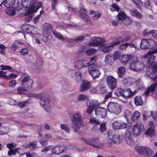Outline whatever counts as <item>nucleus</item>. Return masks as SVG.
Masks as SVG:
<instances>
[{"mask_svg": "<svg viewBox=\"0 0 157 157\" xmlns=\"http://www.w3.org/2000/svg\"><path fill=\"white\" fill-rule=\"evenodd\" d=\"M134 58H137V57L131 54H123L120 59V62L122 64L125 65L131 59L133 60Z\"/></svg>", "mask_w": 157, "mask_h": 157, "instance_id": "10", "label": "nucleus"}, {"mask_svg": "<svg viewBox=\"0 0 157 157\" xmlns=\"http://www.w3.org/2000/svg\"><path fill=\"white\" fill-rule=\"evenodd\" d=\"M153 37L155 39H157V31L155 30H152L149 31Z\"/></svg>", "mask_w": 157, "mask_h": 157, "instance_id": "63", "label": "nucleus"}, {"mask_svg": "<svg viewBox=\"0 0 157 157\" xmlns=\"http://www.w3.org/2000/svg\"><path fill=\"white\" fill-rule=\"evenodd\" d=\"M157 86V80L154 84H151L148 88L151 93H153L155 90L156 87Z\"/></svg>", "mask_w": 157, "mask_h": 157, "instance_id": "48", "label": "nucleus"}, {"mask_svg": "<svg viewBox=\"0 0 157 157\" xmlns=\"http://www.w3.org/2000/svg\"><path fill=\"white\" fill-rule=\"evenodd\" d=\"M113 60L112 56L107 54L105 58V63L111 65L112 64Z\"/></svg>", "mask_w": 157, "mask_h": 157, "instance_id": "32", "label": "nucleus"}, {"mask_svg": "<svg viewBox=\"0 0 157 157\" xmlns=\"http://www.w3.org/2000/svg\"><path fill=\"white\" fill-rule=\"evenodd\" d=\"M123 89L121 88H119L115 92V94L117 96H122L123 97Z\"/></svg>", "mask_w": 157, "mask_h": 157, "instance_id": "54", "label": "nucleus"}, {"mask_svg": "<svg viewBox=\"0 0 157 157\" xmlns=\"http://www.w3.org/2000/svg\"><path fill=\"white\" fill-rule=\"evenodd\" d=\"M85 37L83 36H81L77 37L76 38L74 39H71V41L72 42H78L79 41L83 40H84Z\"/></svg>", "mask_w": 157, "mask_h": 157, "instance_id": "51", "label": "nucleus"}, {"mask_svg": "<svg viewBox=\"0 0 157 157\" xmlns=\"http://www.w3.org/2000/svg\"><path fill=\"white\" fill-rule=\"evenodd\" d=\"M120 122L118 121H114L112 124L113 128L115 129H119Z\"/></svg>", "mask_w": 157, "mask_h": 157, "instance_id": "57", "label": "nucleus"}, {"mask_svg": "<svg viewBox=\"0 0 157 157\" xmlns=\"http://www.w3.org/2000/svg\"><path fill=\"white\" fill-rule=\"evenodd\" d=\"M30 100L28 99L26 100L23 101L21 102H20L18 104V106L20 109H22L27 104L30 103Z\"/></svg>", "mask_w": 157, "mask_h": 157, "instance_id": "33", "label": "nucleus"}, {"mask_svg": "<svg viewBox=\"0 0 157 157\" xmlns=\"http://www.w3.org/2000/svg\"><path fill=\"white\" fill-rule=\"evenodd\" d=\"M91 86L90 82L87 80H83L80 86V91H84L90 89Z\"/></svg>", "mask_w": 157, "mask_h": 157, "instance_id": "15", "label": "nucleus"}, {"mask_svg": "<svg viewBox=\"0 0 157 157\" xmlns=\"http://www.w3.org/2000/svg\"><path fill=\"white\" fill-rule=\"evenodd\" d=\"M31 0H21V4L23 7L28 8L33 6V3H31ZM33 2L35 3H36L39 2H40L38 1V0H33Z\"/></svg>", "mask_w": 157, "mask_h": 157, "instance_id": "21", "label": "nucleus"}, {"mask_svg": "<svg viewBox=\"0 0 157 157\" xmlns=\"http://www.w3.org/2000/svg\"><path fill=\"white\" fill-rule=\"evenodd\" d=\"M87 10L84 9L82 8L80 10L79 14L82 20L85 21H88L89 20V18L86 14Z\"/></svg>", "mask_w": 157, "mask_h": 157, "instance_id": "20", "label": "nucleus"}, {"mask_svg": "<svg viewBox=\"0 0 157 157\" xmlns=\"http://www.w3.org/2000/svg\"><path fill=\"white\" fill-rule=\"evenodd\" d=\"M106 128L105 123H103L100 124L99 130L101 133H103L106 130Z\"/></svg>", "mask_w": 157, "mask_h": 157, "instance_id": "49", "label": "nucleus"}, {"mask_svg": "<svg viewBox=\"0 0 157 157\" xmlns=\"http://www.w3.org/2000/svg\"><path fill=\"white\" fill-rule=\"evenodd\" d=\"M89 122L91 124L95 123L98 125H99L100 124V122L99 121L97 120L94 117H92L90 119Z\"/></svg>", "mask_w": 157, "mask_h": 157, "instance_id": "50", "label": "nucleus"}, {"mask_svg": "<svg viewBox=\"0 0 157 157\" xmlns=\"http://www.w3.org/2000/svg\"><path fill=\"white\" fill-rule=\"evenodd\" d=\"M136 91H132L130 89L127 88L123 89V98H130L134 96L136 93Z\"/></svg>", "mask_w": 157, "mask_h": 157, "instance_id": "17", "label": "nucleus"}, {"mask_svg": "<svg viewBox=\"0 0 157 157\" xmlns=\"http://www.w3.org/2000/svg\"><path fill=\"white\" fill-rule=\"evenodd\" d=\"M29 52V50L28 49L26 48H23L20 51V53L23 56H25L28 54Z\"/></svg>", "mask_w": 157, "mask_h": 157, "instance_id": "62", "label": "nucleus"}, {"mask_svg": "<svg viewBox=\"0 0 157 157\" xmlns=\"http://www.w3.org/2000/svg\"><path fill=\"white\" fill-rule=\"evenodd\" d=\"M28 87H25V86L23 85V83L22 82V84L17 89L18 93L22 94L23 93V92L26 91H27V88Z\"/></svg>", "mask_w": 157, "mask_h": 157, "instance_id": "29", "label": "nucleus"}, {"mask_svg": "<svg viewBox=\"0 0 157 157\" xmlns=\"http://www.w3.org/2000/svg\"><path fill=\"white\" fill-rule=\"evenodd\" d=\"M117 17L119 20L123 21L126 17L127 15L124 12H122L119 13Z\"/></svg>", "mask_w": 157, "mask_h": 157, "instance_id": "43", "label": "nucleus"}, {"mask_svg": "<svg viewBox=\"0 0 157 157\" xmlns=\"http://www.w3.org/2000/svg\"><path fill=\"white\" fill-rule=\"evenodd\" d=\"M106 109L100 106L98 107L95 109V113L96 116L102 118H105L107 115Z\"/></svg>", "mask_w": 157, "mask_h": 157, "instance_id": "13", "label": "nucleus"}, {"mask_svg": "<svg viewBox=\"0 0 157 157\" xmlns=\"http://www.w3.org/2000/svg\"><path fill=\"white\" fill-rule=\"evenodd\" d=\"M135 83L138 89L140 90L144 87L143 83L140 78L138 79Z\"/></svg>", "mask_w": 157, "mask_h": 157, "instance_id": "30", "label": "nucleus"}, {"mask_svg": "<svg viewBox=\"0 0 157 157\" xmlns=\"http://www.w3.org/2000/svg\"><path fill=\"white\" fill-rule=\"evenodd\" d=\"M153 54L150 53V52H148L144 56V58H148V60L146 64V67L147 68H149L150 66L155 61V57L152 55Z\"/></svg>", "mask_w": 157, "mask_h": 157, "instance_id": "11", "label": "nucleus"}, {"mask_svg": "<svg viewBox=\"0 0 157 157\" xmlns=\"http://www.w3.org/2000/svg\"><path fill=\"white\" fill-rule=\"evenodd\" d=\"M148 43L149 44V49H152L155 47L157 45L156 42L153 40L148 39Z\"/></svg>", "mask_w": 157, "mask_h": 157, "instance_id": "36", "label": "nucleus"}, {"mask_svg": "<svg viewBox=\"0 0 157 157\" xmlns=\"http://www.w3.org/2000/svg\"><path fill=\"white\" fill-rule=\"evenodd\" d=\"M81 139L84 141L86 144L90 145L93 147L99 148L100 147V143L98 138H93L91 139H85L82 138Z\"/></svg>", "mask_w": 157, "mask_h": 157, "instance_id": "8", "label": "nucleus"}, {"mask_svg": "<svg viewBox=\"0 0 157 157\" xmlns=\"http://www.w3.org/2000/svg\"><path fill=\"white\" fill-rule=\"evenodd\" d=\"M130 13L131 15L138 19L141 18L142 17L141 14L135 9L131 10Z\"/></svg>", "mask_w": 157, "mask_h": 157, "instance_id": "26", "label": "nucleus"}, {"mask_svg": "<svg viewBox=\"0 0 157 157\" xmlns=\"http://www.w3.org/2000/svg\"><path fill=\"white\" fill-rule=\"evenodd\" d=\"M108 138L111 142L108 141V143L110 144H119L123 139L124 135H115L113 133L111 130H109L107 133Z\"/></svg>", "mask_w": 157, "mask_h": 157, "instance_id": "2", "label": "nucleus"}, {"mask_svg": "<svg viewBox=\"0 0 157 157\" xmlns=\"http://www.w3.org/2000/svg\"><path fill=\"white\" fill-rule=\"evenodd\" d=\"M71 121L73 124V128L76 132L79 129L82 123V118L80 114L76 113L73 115Z\"/></svg>", "mask_w": 157, "mask_h": 157, "instance_id": "3", "label": "nucleus"}, {"mask_svg": "<svg viewBox=\"0 0 157 157\" xmlns=\"http://www.w3.org/2000/svg\"><path fill=\"white\" fill-rule=\"evenodd\" d=\"M60 146H56L52 149V152L53 153L59 154L63 152V150L62 149Z\"/></svg>", "mask_w": 157, "mask_h": 157, "instance_id": "27", "label": "nucleus"}, {"mask_svg": "<svg viewBox=\"0 0 157 157\" xmlns=\"http://www.w3.org/2000/svg\"><path fill=\"white\" fill-rule=\"evenodd\" d=\"M125 142L127 144L130 146H132L134 144V141L129 131L127 130L126 131L125 135Z\"/></svg>", "mask_w": 157, "mask_h": 157, "instance_id": "16", "label": "nucleus"}, {"mask_svg": "<svg viewBox=\"0 0 157 157\" xmlns=\"http://www.w3.org/2000/svg\"><path fill=\"white\" fill-rule=\"evenodd\" d=\"M44 27L45 30L48 31V30L51 29L52 28V25L49 23H45Z\"/></svg>", "mask_w": 157, "mask_h": 157, "instance_id": "59", "label": "nucleus"}, {"mask_svg": "<svg viewBox=\"0 0 157 157\" xmlns=\"http://www.w3.org/2000/svg\"><path fill=\"white\" fill-rule=\"evenodd\" d=\"M121 52H120L117 51L115 52L113 55V59L116 60L118 58H121Z\"/></svg>", "mask_w": 157, "mask_h": 157, "instance_id": "47", "label": "nucleus"}, {"mask_svg": "<svg viewBox=\"0 0 157 157\" xmlns=\"http://www.w3.org/2000/svg\"><path fill=\"white\" fill-rule=\"evenodd\" d=\"M61 129L64 130L66 132L69 133L70 129L65 124H61L60 126Z\"/></svg>", "mask_w": 157, "mask_h": 157, "instance_id": "58", "label": "nucleus"}, {"mask_svg": "<svg viewBox=\"0 0 157 157\" xmlns=\"http://www.w3.org/2000/svg\"><path fill=\"white\" fill-rule=\"evenodd\" d=\"M140 114L138 111H135L131 117L132 121L134 122H137L139 119Z\"/></svg>", "mask_w": 157, "mask_h": 157, "instance_id": "28", "label": "nucleus"}, {"mask_svg": "<svg viewBox=\"0 0 157 157\" xmlns=\"http://www.w3.org/2000/svg\"><path fill=\"white\" fill-rule=\"evenodd\" d=\"M23 74L24 75L27 76L24 77L21 82L25 87H28L27 88V90H28L32 88L34 81L33 79L31 78L29 75L24 74V73Z\"/></svg>", "mask_w": 157, "mask_h": 157, "instance_id": "7", "label": "nucleus"}, {"mask_svg": "<svg viewBox=\"0 0 157 157\" xmlns=\"http://www.w3.org/2000/svg\"><path fill=\"white\" fill-rule=\"evenodd\" d=\"M58 3V2L57 0H53L52 1V5H51V8L52 10H53L55 6Z\"/></svg>", "mask_w": 157, "mask_h": 157, "instance_id": "60", "label": "nucleus"}, {"mask_svg": "<svg viewBox=\"0 0 157 157\" xmlns=\"http://www.w3.org/2000/svg\"><path fill=\"white\" fill-rule=\"evenodd\" d=\"M136 66V71H141L144 67L143 63L139 61L138 58L137 60Z\"/></svg>", "mask_w": 157, "mask_h": 157, "instance_id": "37", "label": "nucleus"}, {"mask_svg": "<svg viewBox=\"0 0 157 157\" xmlns=\"http://www.w3.org/2000/svg\"><path fill=\"white\" fill-rule=\"evenodd\" d=\"M89 105L94 109L95 110L97 107L98 108L99 107V106L97 105V103L95 102V101L94 100L91 101L90 102Z\"/></svg>", "mask_w": 157, "mask_h": 157, "instance_id": "55", "label": "nucleus"}, {"mask_svg": "<svg viewBox=\"0 0 157 157\" xmlns=\"http://www.w3.org/2000/svg\"><path fill=\"white\" fill-rule=\"evenodd\" d=\"M34 97L40 99V104L46 111L49 112L51 111L50 105L49 102L50 99L45 97L44 94L42 93L34 94L33 95Z\"/></svg>", "mask_w": 157, "mask_h": 157, "instance_id": "1", "label": "nucleus"}, {"mask_svg": "<svg viewBox=\"0 0 157 157\" xmlns=\"http://www.w3.org/2000/svg\"><path fill=\"white\" fill-rule=\"evenodd\" d=\"M111 50L110 45L103 46L101 48V51L104 53L108 52Z\"/></svg>", "mask_w": 157, "mask_h": 157, "instance_id": "44", "label": "nucleus"}, {"mask_svg": "<svg viewBox=\"0 0 157 157\" xmlns=\"http://www.w3.org/2000/svg\"><path fill=\"white\" fill-rule=\"evenodd\" d=\"M121 105L116 102H111L108 103L107 109L109 112L118 115L121 112Z\"/></svg>", "mask_w": 157, "mask_h": 157, "instance_id": "4", "label": "nucleus"}, {"mask_svg": "<svg viewBox=\"0 0 157 157\" xmlns=\"http://www.w3.org/2000/svg\"><path fill=\"white\" fill-rule=\"evenodd\" d=\"M125 73V69L123 67H119L117 73L119 77L121 78H124Z\"/></svg>", "mask_w": 157, "mask_h": 157, "instance_id": "25", "label": "nucleus"}, {"mask_svg": "<svg viewBox=\"0 0 157 157\" xmlns=\"http://www.w3.org/2000/svg\"><path fill=\"white\" fill-rule=\"evenodd\" d=\"M16 9L13 7H10L7 9L6 13L7 14L12 16H14L16 13Z\"/></svg>", "mask_w": 157, "mask_h": 157, "instance_id": "31", "label": "nucleus"}, {"mask_svg": "<svg viewBox=\"0 0 157 157\" xmlns=\"http://www.w3.org/2000/svg\"><path fill=\"white\" fill-rule=\"evenodd\" d=\"M31 3L32 4L33 6H31L30 7L28 8L29 9L26 11L25 12V15L28 16L30 15H31L33 13H36L38 9L42 7V3L41 2L34 3L33 2V0H31L30 1Z\"/></svg>", "mask_w": 157, "mask_h": 157, "instance_id": "5", "label": "nucleus"}, {"mask_svg": "<svg viewBox=\"0 0 157 157\" xmlns=\"http://www.w3.org/2000/svg\"><path fill=\"white\" fill-rule=\"evenodd\" d=\"M52 33L56 36V37L59 40L62 41H63L64 40V38L60 33L55 31H53Z\"/></svg>", "mask_w": 157, "mask_h": 157, "instance_id": "39", "label": "nucleus"}, {"mask_svg": "<svg viewBox=\"0 0 157 157\" xmlns=\"http://www.w3.org/2000/svg\"><path fill=\"white\" fill-rule=\"evenodd\" d=\"M52 35L51 33L48 31L45 30L43 32V36L42 40L46 43L50 40L52 38Z\"/></svg>", "mask_w": 157, "mask_h": 157, "instance_id": "22", "label": "nucleus"}, {"mask_svg": "<svg viewBox=\"0 0 157 157\" xmlns=\"http://www.w3.org/2000/svg\"><path fill=\"white\" fill-rule=\"evenodd\" d=\"M121 39H122V37L121 36L116 38V40L117 41L112 42L111 43L110 45L111 47H113L120 44L121 43V41L120 40Z\"/></svg>", "mask_w": 157, "mask_h": 157, "instance_id": "34", "label": "nucleus"}, {"mask_svg": "<svg viewBox=\"0 0 157 157\" xmlns=\"http://www.w3.org/2000/svg\"><path fill=\"white\" fill-rule=\"evenodd\" d=\"M96 56H94L90 59V60L88 63L84 64L83 62H81L82 66L84 67H89V69L94 68L96 67Z\"/></svg>", "mask_w": 157, "mask_h": 157, "instance_id": "14", "label": "nucleus"}, {"mask_svg": "<svg viewBox=\"0 0 157 157\" xmlns=\"http://www.w3.org/2000/svg\"><path fill=\"white\" fill-rule=\"evenodd\" d=\"M88 70L89 74L92 76L93 79L98 78L100 75L101 73L99 70L96 68V67L90 68Z\"/></svg>", "mask_w": 157, "mask_h": 157, "instance_id": "18", "label": "nucleus"}, {"mask_svg": "<svg viewBox=\"0 0 157 157\" xmlns=\"http://www.w3.org/2000/svg\"><path fill=\"white\" fill-rule=\"evenodd\" d=\"M145 130L144 125L141 123H137L132 128V133L134 136L139 135Z\"/></svg>", "mask_w": 157, "mask_h": 157, "instance_id": "6", "label": "nucleus"}, {"mask_svg": "<svg viewBox=\"0 0 157 157\" xmlns=\"http://www.w3.org/2000/svg\"><path fill=\"white\" fill-rule=\"evenodd\" d=\"M36 144L37 143L36 141L30 142L29 144H27L26 146L28 147L29 148L32 147L33 149H34L36 147Z\"/></svg>", "mask_w": 157, "mask_h": 157, "instance_id": "53", "label": "nucleus"}, {"mask_svg": "<svg viewBox=\"0 0 157 157\" xmlns=\"http://www.w3.org/2000/svg\"><path fill=\"white\" fill-rule=\"evenodd\" d=\"M134 102L136 106L142 105L143 101L142 97L140 96H136L134 98Z\"/></svg>", "mask_w": 157, "mask_h": 157, "instance_id": "24", "label": "nucleus"}, {"mask_svg": "<svg viewBox=\"0 0 157 157\" xmlns=\"http://www.w3.org/2000/svg\"><path fill=\"white\" fill-rule=\"evenodd\" d=\"M128 43H126L124 44L120 45L119 47V49L121 51H124L128 47Z\"/></svg>", "mask_w": 157, "mask_h": 157, "instance_id": "52", "label": "nucleus"}, {"mask_svg": "<svg viewBox=\"0 0 157 157\" xmlns=\"http://www.w3.org/2000/svg\"><path fill=\"white\" fill-rule=\"evenodd\" d=\"M75 75L76 81L78 82L80 81L82 77L81 73L80 71L77 72L75 73Z\"/></svg>", "mask_w": 157, "mask_h": 157, "instance_id": "56", "label": "nucleus"}, {"mask_svg": "<svg viewBox=\"0 0 157 157\" xmlns=\"http://www.w3.org/2000/svg\"><path fill=\"white\" fill-rule=\"evenodd\" d=\"M78 101H84L88 99V97L87 96L83 94H80L78 97Z\"/></svg>", "mask_w": 157, "mask_h": 157, "instance_id": "45", "label": "nucleus"}, {"mask_svg": "<svg viewBox=\"0 0 157 157\" xmlns=\"http://www.w3.org/2000/svg\"><path fill=\"white\" fill-rule=\"evenodd\" d=\"M97 52V50L94 49H89L85 52L86 54L88 56H92L95 54Z\"/></svg>", "mask_w": 157, "mask_h": 157, "instance_id": "42", "label": "nucleus"}, {"mask_svg": "<svg viewBox=\"0 0 157 157\" xmlns=\"http://www.w3.org/2000/svg\"><path fill=\"white\" fill-rule=\"evenodd\" d=\"M149 44L148 43V39H142L140 43V47L141 49H149Z\"/></svg>", "mask_w": 157, "mask_h": 157, "instance_id": "23", "label": "nucleus"}, {"mask_svg": "<svg viewBox=\"0 0 157 157\" xmlns=\"http://www.w3.org/2000/svg\"><path fill=\"white\" fill-rule=\"evenodd\" d=\"M107 84L109 88L111 90L114 89L117 86V79L111 75H109L106 78Z\"/></svg>", "mask_w": 157, "mask_h": 157, "instance_id": "9", "label": "nucleus"}, {"mask_svg": "<svg viewBox=\"0 0 157 157\" xmlns=\"http://www.w3.org/2000/svg\"><path fill=\"white\" fill-rule=\"evenodd\" d=\"M137 58H134V60H132L133 61L131 63L130 65L129 66V68L131 70H133L134 71H136V65L137 62Z\"/></svg>", "mask_w": 157, "mask_h": 157, "instance_id": "38", "label": "nucleus"}, {"mask_svg": "<svg viewBox=\"0 0 157 157\" xmlns=\"http://www.w3.org/2000/svg\"><path fill=\"white\" fill-rule=\"evenodd\" d=\"M105 40L99 37H94L92 39L90 44L93 46H97L101 45L102 43L105 42Z\"/></svg>", "mask_w": 157, "mask_h": 157, "instance_id": "19", "label": "nucleus"}, {"mask_svg": "<svg viewBox=\"0 0 157 157\" xmlns=\"http://www.w3.org/2000/svg\"><path fill=\"white\" fill-rule=\"evenodd\" d=\"M155 126L154 123L151 122L149 124V128L145 131V134L152 137L155 134Z\"/></svg>", "mask_w": 157, "mask_h": 157, "instance_id": "12", "label": "nucleus"}, {"mask_svg": "<svg viewBox=\"0 0 157 157\" xmlns=\"http://www.w3.org/2000/svg\"><path fill=\"white\" fill-rule=\"evenodd\" d=\"M19 149V148H16L13 149L9 150L8 151V155L10 156H11L12 155H15L17 154V153Z\"/></svg>", "mask_w": 157, "mask_h": 157, "instance_id": "35", "label": "nucleus"}, {"mask_svg": "<svg viewBox=\"0 0 157 157\" xmlns=\"http://www.w3.org/2000/svg\"><path fill=\"white\" fill-rule=\"evenodd\" d=\"M146 147L137 146L135 147L137 151L139 153L142 154H144V151Z\"/></svg>", "mask_w": 157, "mask_h": 157, "instance_id": "41", "label": "nucleus"}, {"mask_svg": "<svg viewBox=\"0 0 157 157\" xmlns=\"http://www.w3.org/2000/svg\"><path fill=\"white\" fill-rule=\"evenodd\" d=\"M17 146L16 144H14L13 143H9L7 144L6 147L8 149H11L12 148L15 147Z\"/></svg>", "mask_w": 157, "mask_h": 157, "instance_id": "61", "label": "nucleus"}, {"mask_svg": "<svg viewBox=\"0 0 157 157\" xmlns=\"http://www.w3.org/2000/svg\"><path fill=\"white\" fill-rule=\"evenodd\" d=\"M29 25L25 24L22 25L21 29L23 31H29Z\"/></svg>", "mask_w": 157, "mask_h": 157, "instance_id": "64", "label": "nucleus"}, {"mask_svg": "<svg viewBox=\"0 0 157 157\" xmlns=\"http://www.w3.org/2000/svg\"><path fill=\"white\" fill-rule=\"evenodd\" d=\"M13 0H4L1 3L0 6L2 4H3L6 7H10L13 4Z\"/></svg>", "mask_w": 157, "mask_h": 157, "instance_id": "40", "label": "nucleus"}, {"mask_svg": "<svg viewBox=\"0 0 157 157\" xmlns=\"http://www.w3.org/2000/svg\"><path fill=\"white\" fill-rule=\"evenodd\" d=\"M153 154V151L149 148L146 147L144 151V155L147 156H151Z\"/></svg>", "mask_w": 157, "mask_h": 157, "instance_id": "46", "label": "nucleus"}]
</instances>
